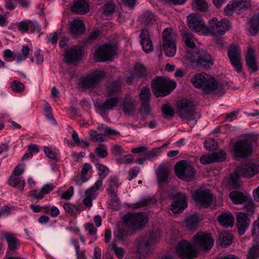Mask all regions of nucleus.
<instances>
[{"label":"nucleus","mask_w":259,"mask_h":259,"mask_svg":"<svg viewBox=\"0 0 259 259\" xmlns=\"http://www.w3.org/2000/svg\"><path fill=\"white\" fill-rule=\"evenodd\" d=\"M191 82L195 87L201 88L205 94L211 93L220 88L213 77L205 73L193 75L191 77Z\"/></svg>","instance_id":"nucleus-1"},{"label":"nucleus","mask_w":259,"mask_h":259,"mask_svg":"<svg viewBox=\"0 0 259 259\" xmlns=\"http://www.w3.org/2000/svg\"><path fill=\"white\" fill-rule=\"evenodd\" d=\"M122 220L125 227L134 233L143 229L148 221L147 215L144 212H129L123 217Z\"/></svg>","instance_id":"nucleus-2"},{"label":"nucleus","mask_w":259,"mask_h":259,"mask_svg":"<svg viewBox=\"0 0 259 259\" xmlns=\"http://www.w3.org/2000/svg\"><path fill=\"white\" fill-rule=\"evenodd\" d=\"M176 87L175 82L162 77H157L152 81V90L156 97L169 95Z\"/></svg>","instance_id":"nucleus-3"},{"label":"nucleus","mask_w":259,"mask_h":259,"mask_svg":"<svg viewBox=\"0 0 259 259\" xmlns=\"http://www.w3.org/2000/svg\"><path fill=\"white\" fill-rule=\"evenodd\" d=\"M187 59L191 62L197 64L205 69H209L214 64V59L206 51L200 50L193 54H188Z\"/></svg>","instance_id":"nucleus-4"},{"label":"nucleus","mask_w":259,"mask_h":259,"mask_svg":"<svg viewBox=\"0 0 259 259\" xmlns=\"http://www.w3.org/2000/svg\"><path fill=\"white\" fill-rule=\"evenodd\" d=\"M193 243L197 252L207 251L212 247L214 240L210 234L199 232L193 236Z\"/></svg>","instance_id":"nucleus-5"},{"label":"nucleus","mask_w":259,"mask_h":259,"mask_svg":"<svg viewBox=\"0 0 259 259\" xmlns=\"http://www.w3.org/2000/svg\"><path fill=\"white\" fill-rule=\"evenodd\" d=\"M105 76V73L103 71L95 70L80 80L79 84L83 89H95L100 86V81Z\"/></svg>","instance_id":"nucleus-6"},{"label":"nucleus","mask_w":259,"mask_h":259,"mask_svg":"<svg viewBox=\"0 0 259 259\" xmlns=\"http://www.w3.org/2000/svg\"><path fill=\"white\" fill-rule=\"evenodd\" d=\"M163 47L165 55L174 56L177 50L176 37L171 29L166 28L162 32Z\"/></svg>","instance_id":"nucleus-7"},{"label":"nucleus","mask_w":259,"mask_h":259,"mask_svg":"<svg viewBox=\"0 0 259 259\" xmlns=\"http://www.w3.org/2000/svg\"><path fill=\"white\" fill-rule=\"evenodd\" d=\"M176 253L182 259H193L198 255L195 246L186 240L179 242L176 248Z\"/></svg>","instance_id":"nucleus-8"},{"label":"nucleus","mask_w":259,"mask_h":259,"mask_svg":"<svg viewBox=\"0 0 259 259\" xmlns=\"http://www.w3.org/2000/svg\"><path fill=\"white\" fill-rule=\"evenodd\" d=\"M175 169L177 177L186 181H190L195 174L194 168L186 160H182L176 163Z\"/></svg>","instance_id":"nucleus-9"},{"label":"nucleus","mask_w":259,"mask_h":259,"mask_svg":"<svg viewBox=\"0 0 259 259\" xmlns=\"http://www.w3.org/2000/svg\"><path fill=\"white\" fill-rule=\"evenodd\" d=\"M233 151L236 157L245 158L252 153V144L246 139L239 140L235 142Z\"/></svg>","instance_id":"nucleus-10"},{"label":"nucleus","mask_w":259,"mask_h":259,"mask_svg":"<svg viewBox=\"0 0 259 259\" xmlns=\"http://www.w3.org/2000/svg\"><path fill=\"white\" fill-rule=\"evenodd\" d=\"M196 205L201 208H207L213 201V195L208 189H198L193 194Z\"/></svg>","instance_id":"nucleus-11"},{"label":"nucleus","mask_w":259,"mask_h":259,"mask_svg":"<svg viewBox=\"0 0 259 259\" xmlns=\"http://www.w3.org/2000/svg\"><path fill=\"white\" fill-rule=\"evenodd\" d=\"M160 237V232L158 230L150 233L148 236H145L139 243L138 249L143 254L148 253L151 247L157 243Z\"/></svg>","instance_id":"nucleus-12"},{"label":"nucleus","mask_w":259,"mask_h":259,"mask_svg":"<svg viewBox=\"0 0 259 259\" xmlns=\"http://www.w3.org/2000/svg\"><path fill=\"white\" fill-rule=\"evenodd\" d=\"M117 50L115 45L105 44L98 48L95 53L94 57L98 62L108 61L115 55Z\"/></svg>","instance_id":"nucleus-13"},{"label":"nucleus","mask_w":259,"mask_h":259,"mask_svg":"<svg viewBox=\"0 0 259 259\" xmlns=\"http://www.w3.org/2000/svg\"><path fill=\"white\" fill-rule=\"evenodd\" d=\"M179 116L183 119L191 118L195 113L194 103L188 99H183L177 103Z\"/></svg>","instance_id":"nucleus-14"},{"label":"nucleus","mask_w":259,"mask_h":259,"mask_svg":"<svg viewBox=\"0 0 259 259\" xmlns=\"http://www.w3.org/2000/svg\"><path fill=\"white\" fill-rule=\"evenodd\" d=\"M230 27L229 21L223 20L218 21L216 18H213L209 22L207 30L212 35L217 36L224 34Z\"/></svg>","instance_id":"nucleus-15"},{"label":"nucleus","mask_w":259,"mask_h":259,"mask_svg":"<svg viewBox=\"0 0 259 259\" xmlns=\"http://www.w3.org/2000/svg\"><path fill=\"white\" fill-rule=\"evenodd\" d=\"M252 235L255 237L256 242L249 248L247 259H259V217L254 223Z\"/></svg>","instance_id":"nucleus-16"},{"label":"nucleus","mask_w":259,"mask_h":259,"mask_svg":"<svg viewBox=\"0 0 259 259\" xmlns=\"http://www.w3.org/2000/svg\"><path fill=\"white\" fill-rule=\"evenodd\" d=\"M228 56L236 70L237 72H240L242 66L240 62L241 50L240 48L234 44L231 45L228 49Z\"/></svg>","instance_id":"nucleus-17"},{"label":"nucleus","mask_w":259,"mask_h":259,"mask_svg":"<svg viewBox=\"0 0 259 259\" xmlns=\"http://www.w3.org/2000/svg\"><path fill=\"white\" fill-rule=\"evenodd\" d=\"M108 187L107 189V193L110 195L111 200L113 204L111 206L112 209L118 210L120 207L121 204L116 194L117 190L118 188V184L117 180L116 178H110L108 181Z\"/></svg>","instance_id":"nucleus-18"},{"label":"nucleus","mask_w":259,"mask_h":259,"mask_svg":"<svg viewBox=\"0 0 259 259\" xmlns=\"http://www.w3.org/2000/svg\"><path fill=\"white\" fill-rule=\"evenodd\" d=\"M83 53V48L80 46H73L66 51L65 62L68 64L77 63Z\"/></svg>","instance_id":"nucleus-19"},{"label":"nucleus","mask_w":259,"mask_h":259,"mask_svg":"<svg viewBox=\"0 0 259 259\" xmlns=\"http://www.w3.org/2000/svg\"><path fill=\"white\" fill-rule=\"evenodd\" d=\"M112 153L115 158L116 161L119 164H128L133 162L134 156L132 154H125L121 146L119 145H113L111 148Z\"/></svg>","instance_id":"nucleus-20"},{"label":"nucleus","mask_w":259,"mask_h":259,"mask_svg":"<svg viewBox=\"0 0 259 259\" xmlns=\"http://www.w3.org/2000/svg\"><path fill=\"white\" fill-rule=\"evenodd\" d=\"M174 202L171 205V210L174 213H180L187 207V198L184 193H176L174 195Z\"/></svg>","instance_id":"nucleus-21"},{"label":"nucleus","mask_w":259,"mask_h":259,"mask_svg":"<svg viewBox=\"0 0 259 259\" xmlns=\"http://www.w3.org/2000/svg\"><path fill=\"white\" fill-rule=\"evenodd\" d=\"M182 40L186 49L185 57L187 59L188 54H193L197 51L196 48V39L193 34L187 31L182 34Z\"/></svg>","instance_id":"nucleus-22"},{"label":"nucleus","mask_w":259,"mask_h":259,"mask_svg":"<svg viewBox=\"0 0 259 259\" xmlns=\"http://www.w3.org/2000/svg\"><path fill=\"white\" fill-rule=\"evenodd\" d=\"M248 215L244 212H239L236 215L237 231L240 235L244 234L250 225Z\"/></svg>","instance_id":"nucleus-23"},{"label":"nucleus","mask_w":259,"mask_h":259,"mask_svg":"<svg viewBox=\"0 0 259 259\" xmlns=\"http://www.w3.org/2000/svg\"><path fill=\"white\" fill-rule=\"evenodd\" d=\"M237 172L242 177H251L259 172V165L253 163H248L236 168Z\"/></svg>","instance_id":"nucleus-24"},{"label":"nucleus","mask_w":259,"mask_h":259,"mask_svg":"<svg viewBox=\"0 0 259 259\" xmlns=\"http://www.w3.org/2000/svg\"><path fill=\"white\" fill-rule=\"evenodd\" d=\"M188 25L193 30L200 32L205 27V23L200 16L196 14L190 15L188 18Z\"/></svg>","instance_id":"nucleus-25"},{"label":"nucleus","mask_w":259,"mask_h":259,"mask_svg":"<svg viewBox=\"0 0 259 259\" xmlns=\"http://www.w3.org/2000/svg\"><path fill=\"white\" fill-rule=\"evenodd\" d=\"M140 37L141 38L140 44L143 50L147 53L152 52L153 47L148 30L147 29H143Z\"/></svg>","instance_id":"nucleus-26"},{"label":"nucleus","mask_w":259,"mask_h":259,"mask_svg":"<svg viewBox=\"0 0 259 259\" xmlns=\"http://www.w3.org/2000/svg\"><path fill=\"white\" fill-rule=\"evenodd\" d=\"M71 9L74 13L84 15L90 11V5L85 0H78L73 3Z\"/></svg>","instance_id":"nucleus-27"},{"label":"nucleus","mask_w":259,"mask_h":259,"mask_svg":"<svg viewBox=\"0 0 259 259\" xmlns=\"http://www.w3.org/2000/svg\"><path fill=\"white\" fill-rule=\"evenodd\" d=\"M70 31L73 35L83 34L85 31V25L80 19H75L71 21L69 26Z\"/></svg>","instance_id":"nucleus-28"},{"label":"nucleus","mask_w":259,"mask_h":259,"mask_svg":"<svg viewBox=\"0 0 259 259\" xmlns=\"http://www.w3.org/2000/svg\"><path fill=\"white\" fill-rule=\"evenodd\" d=\"M53 189L52 184H47L44 186L40 191L33 190L29 192V195L37 200H40L44 197L45 194H48Z\"/></svg>","instance_id":"nucleus-29"},{"label":"nucleus","mask_w":259,"mask_h":259,"mask_svg":"<svg viewBox=\"0 0 259 259\" xmlns=\"http://www.w3.org/2000/svg\"><path fill=\"white\" fill-rule=\"evenodd\" d=\"M135 73H132L131 76L127 77L126 78V81L128 83L132 84L133 80L135 76H138L141 77H145L147 75V70L144 65L140 63H137L136 64L134 67Z\"/></svg>","instance_id":"nucleus-30"},{"label":"nucleus","mask_w":259,"mask_h":259,"mask_svg":"<svg viewBox=\"0 0 259 259\" xmlns=\"http://www.w3.org/2000/svg\"><path fill=\"white\" fill-rule=\"evenodd\" d=\"M200 219L197 213L193 214L186 217L185 224L190 230H196L199 226Z\"/></svg>","instance_id":"nucleus-31"},{"label":"nucleus","mask_w":259,"mask_h":259,"mask_svg":"<svg viewBox=\"0 0 259 259\" xmlns=\"http://www.w3.org/2000/svg\"><path fill=\"white\" fill-rule=\"evenodd\" d=\"M106 92L107 97L116 96L121 92L120 79L111 82L107 87Z\"/></svg>","instance_id":"nucleus-32"},{"label":"nucleus","mask_w":259,"mask_h":259,"mask_svg":"<svg viewBox=\"0 0 259 259\" xmlns=\"http://www.w3.org/2000/svg\"><path fill=\"white\" fill-rule=\"evenodd\" d=\"M246 62L249 69L253 72H255L258 70L254 56V51L250 48H248L247 50L246 55Z\"/></svg>","instance_id":"nucleus-33"},{"label":"nucleus","mask_w":259,"mask_h":259,"mask_svg":"<svg viewBox=\"0 0 259 259\" xmlns=\"http://www.w3.org/2000/svg\"><path fill=\"white\" fill-rule=\"evenodd\" d=\"M169 171V169L167 166L164 165L159 166L156 171V175L159 183L162 184L168 182Z\"/></svg>","instance_id":"nucleus-34"},{"label":"nucleus","mask_w":259,"mask_h":259,"mask_svg":"<svg viewBox=\"0 0 259 259\" xmlns=\"http://www.w3.org/2000/svg\"><path fill=\"white\" fill-rule=\"evenodd\" d=\"M136 103L129 96L124 98L122 105H121L123 112L127 115H130L136 108Z\"/></svg>","instance_id":"nucleus-35"},{"label":"nucleus","mask_w":259,"mask_h":259,"mask_svg":"<svg viewBox=\"0 0 259 259\" xmlns=\"http://www.w3.org/2000/svg\"><path fill=\"white\" fill-rule=\"evenodd\" d=\"M218 220L222 226L228 228L233 226L235 219L231 213H224L218 216Z\"/></svg>","instance_id":"nucleus-36"},{"label":"nucleus","mask_w":259,"mask_h":259,"mask_svg":"<svg viewBox=\"0 0 259 259\" xmlns=\"http://www.w3.org/2000/svg\"><path fill=\"white\" fill-rule=\"evenodd\" d=\"M248 196L245 195L242 192L235 191L231 192L229 194V198L234 204H243L248 200Z\"/></svg>","instance_id":"nucleus-37"},{"label":"nucleus","mask_w":259,"mask_h":259,"mask_svg":"<svg viewBox=\"0 0 259 259\" xmlns=\"http://www.w3.org/2000/svg\"><path fill=\"white\" fill-rule=\"evenodd\" d=\"M2 234L8 242L9 249L11 250H16L17 247L20 245L19 240L11 233L3 232Z\"/></svg>","instance_id":"nucleus-38"},{"label":"nucleus","mask_w":259,"mask_h":259,"mask_svg":"<svg viewBox=\"0 0 259 259\" xmlns=\"http://www.w3.org/2000/svg\"><path fill=\"white\" fill-rule=\"evenodd\" d=\"M110 97L101 105L100 108L102 110L106 111V110L111 109L116 106L120 102V98L118 96Z\"/></svg>","instance_id":"nucleus-39"},{"label":"nucleus","mask_w":259,"mask_h":259,"mask_svg":"<svg viewBox=\"0 0 259 259\" xmlns=\"http://www.w3.org/2000/svg\"><path fill=\"white\" fill-rule=\"evenodd\" d=\"M9 184L12 186L15 187L18 186V188L23 191L25 184L24 180H22L19 176L12 175L9 179Z\"/></svg>","instance_id":"nucleus-40"},{"label":"nucleus","mask_w":259,"mask_h":259,"mask_svg":"<svg viewBox=\"0 0 259 259\" xmlns=\"http://www.w3.org/2000/svg\"><path fill=\"white\" fill-rule=\"evenodd\" d=\"M250 23L249 32L252 35H255L259 30V13L254 15L252 17Z\"/></svg>","instance_id":"nucleus-41"},{"label":"nucleus","mask_w":259,"mask_h":259,"mask_svg":"<svg viewBox=\"0 0 259 259\" xmlns=\"http://www.w3.org/2000/svg\"><path fill=\"white\" fill-rule=\"evenodd\" d=\"M34 23L29 20H24L18 24V30L21 32L25 33L28 31L29 28L34 27Z\"/></svg>","instance_id":"nucleus-42"},{"label":"nucleus","mask_w":259,"mask_h":259,"mask_svg":"<svg viewBox=\"0 0 259 259\" xmlns=\"http://www.w3.org/2000/svg\"><path fill=\"white\" fill-rule=\"evenodd\" d=\"M64 209L65 212L71 215L75 214L79 212V209L76 205L70 203H65L63 205Z\"/></svg>","instance_id":"nucleus-43"},{"label":"nucleus","mask_w":259,"mask_h":259,"mask_svg":"<svg viewBox=\"0 0 259 259\" xmlns=\"http://www.w3.org/2000/svg\"><path fill=\"white\" fill-rule=\"evenodd\" d=\"M108 249L114 251L116 256L119 258H122L124 254V250L121 247H117L116 244L112 242L108 245Z\"/></svg>","instance_id":"nucleus-44"},{"label":"nucleus","mask_w":259,"mask_h":259,"mask_svg":"<svg viewBox=\"0 0 259 259\" xmlns=\"http://www.w3.org/2000/svg\"><path fill=\"white\" fill-rule=\"evenodd\" d=\"M242 177L237 172V169H235V172L231 175L229 181V184L234 188H237L239 187L240 184L239 179L240 177Z\"/></svg>","instance_id":"nucleus-45"},{"label":"nucleus","mask_w":259,"mask_h":259,"mask_svg":"<svg viewBox=\"0 0 259 259\" xmlns=\"http://www.w3.org/2000/svg\"><path fill=\"white\" fill-rule=\"evenodd\" d=\"M234 6L239 12L240 10L244 8H248L250 7L251 4L249 0H232Z\"/></svg>","instance_id":"nucleus-46"},{"label":"nucleus","mask_w":259,"mask_h":259,"mask_svg":"<svg viewBox=\"0 0 259 259\" xmlns=\"http://www.w3.org/2000/svg\"><path fill=\"white\" fill-rule=\"evenodd\" d=\"M194 7L201 12H206L208 10V5L205 0H193Z\"/></svg>","instance_id":"nucleus-47"},{"label":"nucleus","mask_w":259,"mask_h":259,"mask_svg":"<svg viewBox=\"0 0 259 259\" xmlns=\"http://www.w3.org/2000/svg\"><path fill=\"white\" fill-rule=\"evenodd\" d=\"M142 23L145 25H149L155 21L154 15L150 12H146L142 17Z\"/></svg>","instance_id":"nucleus-48"},{"label":"nucleus","mask_w":259,"mask_h":259,"mask_svg":"<svg viewBox=\"0 0 259 259\" xmlns=\"http://www.w3.org/2000/svg\"><path fill=\"white\" fill-rule=\"evenodd\" d=\"M90 136L91 140L95 142H102L106 140L103 133L97 134L96 131H91Z\"/></svg>","instance_id":"nucleus-49"},{"label":"nucleus","mask_w":259,"mask_h":259,"mask_svg":"<svg viewBox=\"0 0 259 259\" xmlns=\"http://www.w3.org/2000/svg\"><path fill=\"white\" fill-rule=\"evenodd\" d=\"M134 234L131 230H126L125 229L122 228L118 229L116 232H114V235L118 240L123 239L127 235H131Z\"/></svg>","instance_id":"nucleus-50"},{"label":"nucleus","mask_w":259,"mask_h":259,"mask_svg":"<svg viewBox=\"0 0 259 259\" xmlns=\"http://www.w3.org/2000/svg\"><path fill=\"white\" fill-rule=\"evenodd\" d=\"M102 180L103 179L100 178L99 180L95 182L93 186L86 190L85 194H88L89 195H94L95 193L102 187Z\"/></svg>","instance_id":"nucleus-51"},{"label":"nucleus","mask_w":259,"mask_h":259,"mask_svg":"<svg viewBox=\"0 0 259 259\" xmlns=\"http://www.w3.org/2000/svg\"><path fill=\"white\" fill-rule=\"evenodd\" d=\"M96 167L99 171L98 175L101 179H104L109 172V169L107 166L100 163H97L96 164Z\"/></svg>","instance_id":"nucleus-52"},{"label":"nucleus","mask_w":259,"mask_h":259,"mask_svg":"<svg viewBox=\"0 0 259 259\" xmlns=\"http://www.w3.org/2000/svg\"><path fill=\"white\" fill-rule=\"evenodd\" d=\"M204 147L209 151H213L218 147L217 142L213 139L206 140L204 143Z\"/></svg>","instance_id":"nucleus-53"},{"label":"nucleus","mask_w":259,"mask_h":259,"mask_svg":"<svg viewBox=\"0 0 259 259\" xmlns=\"http://www.w3.org/2000/svg\"><path fill=\"white\" fill-rule=\"evenodd\" d=\"M150 95V89L148 87L143 88L140 94L141 102L149 101Z\"/></svg>","instance_id":"nucleus-54"},{"label":"nucleus","mask_w":259,"mask_h":259,"mask_svg":"<svg viewBox=\"0 0 259 259\" xmlns=\"http://www.w3.org/2000/svg\"><path fill=\"white\" fill-rule=\"evenodd\" d=\"M95 152L99 157L102 158L106 157L108 155L106 147L103 144L97 147L95 150Z\"/></svg>","instance_id":"nucleus-55"},{"label":"nucleus","mask_w":259,"mask_h":259,"mask_svg":"<svg viewBox=\"0 0 259 259\" xmlns=\"http://www.w3.org/2000/svg\"><path fill=\"white\" fill-rule=\"evenodd\" d=\"M224 12L225 14L227 16H232L234 13L238 14L239 13L233 2L229 4L224 8Z\"/></svg>","instance_id":"nucleus-56"},{"label":"nucleus","mask_w":259,"mask_h":259,"mask_svg":"<svg viewBox=\"0 0 259 259\" xmlns=\"http://www.w3.org/2000/svg\"><path fill=\"white\" fill-rule=\"evenodd\" d=\"M211 154L214 162L222 161L226 158V153L223 150H221L219 152H214Z\"/></svg>","instance_id":"nucleus-57"},{"label":"nucleus","mask_w":259,"mask_h":259,"mask_svg":"<svg viewBox=\"0 0 259 259\" xmlns=\"http://www.w3.org/2000/svg\"><path fill=\"white\" fill-rule=\"evenodd\" d=\"M11 88L15 92L21 93L24 91V85L20 81L14 80L12 83Z\"/></svg>","instance_id":"nucleus-58"},{"label":"nucleus","mask_w":259,"mask_h":259,"mask_svg":"<svg viewBox=\"0 0 259 259\" xmlns=\"http://www.w3.org/2000/svg\"><path fill=\"white\" fill-rule=\"evenodd\" d=\"M162 111L165 115V117L171 118L174 116V112L170 106L167 104H164L162 106Z\"/></svg>","instance_id":"nucleus-59"},{"label":"nucleus","mask_w":259,"mask_h":259,"mask_svg":"<svg viewBox=\"0 0 259 259\" xmlns=\"http://www.w3.org/2000/svg\"><path fill=\"white\" fill-rule=\"evenodd\" d=\"M91 168L92 167L90 164L85 163L83 164L81 170V179L82 182H85L88 180V178H87L85 175Z\"/></svg>","instance_id":"nucleus-60"},{"label":"nucleus","mask_w":259,"mask_h":259,"mask_svg":"<svg viewBox=\"0 0 259 259\" xmlns=\"http://www.w3.org/2000/svg\"><path fill=\"white\" fill-rule=\"evenodd\" d=\"M100 34V33L99 30H93L86 38L85 43L90 45L99 37Z\"/></svg>","instance_id":"nucleus-61"},{"label":"nucleus","mask_w":259,"mask_h":259,"mask_svg":"<svg viewBox=\"0 0 259 259\" xmlns=\"http://www.w3.org/2000/svg\"><path fill=\"white\" fill-rule=\"evenodd\" d=\"M244 207L248 212H252L254 209V204L253 200L250 197H248V200L244 203Z\"/></svg>","instance_id":"nucleus-62"},{"label":"nucleus","mask_w":259,"mask_h":259,"mask_svg":"<svg viewBox=\"0 0 259 259\" xmlns=\"http://www.w3.org/2000/svg\"><path fill=\"white\" fill-rule=\"evenodd\" d=\"M115 11V5L112 3H107L104 5V13L106 15L112 14Z\"/></svg>","instance_id":"nucleus-63"},{"label":"nucleus","mask_w":259,"mask_h":259,"mask_svg":"<svg viewBox=\"0 0 259 259\" xmlns=\"http://www.w3.org/2000/svg\"><path fill=\"white\" fill-rule=\"evenodd\" d=\"M155 200L151 197H148L146 198H144L137 203V207H141L143 206H147L153 202H154Z\"/></svg>","instance_id":"nucleus-64"}]
</instances>
